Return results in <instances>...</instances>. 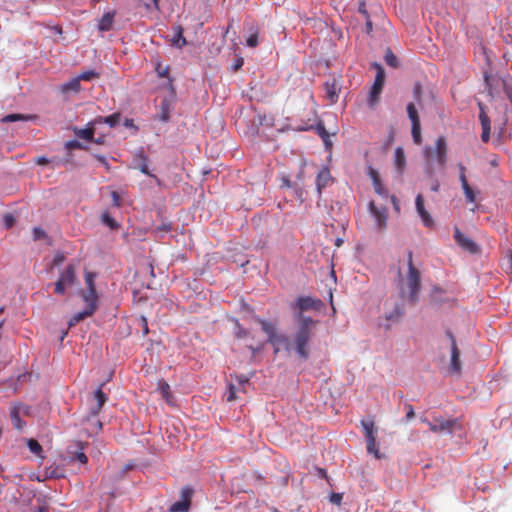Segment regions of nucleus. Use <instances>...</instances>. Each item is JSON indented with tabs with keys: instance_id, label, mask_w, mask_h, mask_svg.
<instances>
[{
	"instance_id": "1",
	"label": "nucleus",
	"mask_w": 512,
	"mask_h": 512,
	"mask_svg": "<svg viewBox=\"0 0 512 512\" xmlns=\"http://www.w3.org/2000/svg\"><path fill=\"white\" fill-rule=\"evenodd\" d=\"M322 306L323 302L320 299H315L310 296H300L296 298L291 305L298 321V328L295 331L297 356L302 360H307L310 357V341L313 336L314 328L318 323V321L305 316L303 313L309 310L319 311Z\"/></svg>"
},
{
	"instance_id": "2",
	"label": "nucleus",
	"mask_w": 512,
	"mask_h": 512,
	"mask_svg": "<svg viewBox=\"0 0 512 512\" xmlns=\"http://www.w3.org/2000/svg\"><path fill=\"white\" fill-rule=\"evenodd\" d=\"M263 332L268 337V342L274 346V353L277 354L280 349H284L287 353L295 352L297 354V346L295 344V333L290 339L285 334H278L276 325L270 321L258 319Z\"/></svg>"
},
{
	"instance_id": "3",
	"label": "nucleus",
	"mask_w": 512,
	"mask_h": 512,
	"mask_svg": "<svg viewBox=\"0 0 512 512\" xmlns=\"http://www.w3.org/2000/svg\"><path fill=\"white\" fill-rule=\"evenodd\" d=\"M421 280L420 271L413 264V253L408 252V273L404 280H402V286L400 287L401 296L408 294V299L412 304L418 301V294L420 292Z\"/></svg>"
},
{
	"instance_id": "4",
	"label": "nucleus",
	"mask_w": 512,
	"mask_h": 512,
	"mask_svg": "<svg viewBox=\"0 0 512 512\" xmlns=\"http://www.w3.org/2000/svg\"><path fill=\"white\" fill-rule=\"evenodd\" d=\"M447 143L444 136H439L435 141V147L426 146L423 149V156L427 161L435 158L437 163L444 167L447 163Z\"/></svg>"
},
{
	"instance_id": "5",
	"label": "nucleus",
	"mask_w": 512,
	"mask_h": 512,
	"mask_svg": "<svg viewBox=\"0 0 512 512\" xmlns=\"http://www.w3.org/2000/svg\"><path fill=\"white\" fill-rule=\"evenodd\" d=\"M361 426L364 431V435L367 442V451L370 454H373L375 458H380L379 448L376 442V433L377 430L375 428V424L373 420H362Z\"/></svg>"
},
{
	"instance_id": "6",
	"label": "nucleus",
	"mask_w": 512,
	"mask_h": 512,
	"mask_svg": "<svg viewBox=\"0 0 512 512\" xmlns=\"http://www.w3.org/2000/svg\"><path fill=\"white\" fill-rule=\"evenodd\" d=\"M373 66L376 68V76L369 94L368 103L370 107H374L378 103L385 83V71L382 66L377 63Z\"/></svg>"
},
{
	"instance_id": "7",
	"label": "nucleus",
	"mask_w": 512,
	"mask_h": 512,
	"mask_svg": "<svg viewBox=\"0 0 512 512\" xmlns=\"http://www.w3.org/2000/svg\"><path fill=\"white\" fill-rule=\"evenodd\" d=\"M447 337L451 342V358L449 365V372L452 374H460L462 370L461 361H460V351L458 349L456 339L451 331L446 332Z\"/></svg>"
},
{
	"instance_id": "8",
	"label": "nucleus",
	"mask_w": 512,
	"mask_h": 512,
	"mask_svg": "<svg viewBox=\"0 0 512 512\" xmlns=\"http://www.w3.org/2000/svg\"><path fill=\"white\" fill-rule=\"evenodd\" d=\"M181 500L173 503L169 512H188L191 506V498L193 495V489L190 487H184L181 490Z\"/></svg>"
},
{
	"instance_id": "9",
	"label": "nucleus",
	"mask_w": 512,
	"mask_h": 512,
	"mask_svg": "<svg viewBox=\"0 0 512 512\" xmlns=\"http://www.w3.org/2000/svg\"><path fill=\"white\" fill-rule=\"evenodd\" d=\"M454 239L458 246L471 254L480 252L479 246L469 237L465 236L458 228H455Z\"/></svg>"
},
{
	"instance_id": "10",
	"label": "nucleus",
	"mask_w": 512,
	"mask_h": 512,
	"mask_svg": "<svg viewBox=\"0 0 512 512\" xmlns=\"http://www.w3.org/2000/svg\"><path fill=\"white\" fill-rule=\"evenodd\" d=\"M457 424L456 419H444L438 417L433 423H428L429 430L433 433H450Z\"/></svg>"
},
{
	"instance_id": "11",
	"label": "nucleus",
	"mask_w": 512,
	"mask_h": 512,
	"mask_svg": "<svg viewBox=\"0 0 512 512\" xmlns=\"http://www.w3.org/2000/svg\"><path fill=\"white\" fill-rule=\"evenodd\" d=\"M369 211L375 219L376 229L382 231L387 226V209H379L375 205L374 201H371L368 205Z\"/></svg>"
},
{
	"instance_id": "12",
	"label": "nucleus",
	"mask_w": 512,
	"mask_h": 512,
	"mask_svg": "<svg viewBox=\"0 0 512 512\" xmlns=\"http://www.w3.org/2000/svg\"><path fill=\"white\" fill-rule=\"evenodd\" d=\"M478 106L480 109L479 121H480L481 127H482L481 140H482V142L487 143L490 139V130H491L490 118L485 111V106L480 102L478 103Z\"/></svg>"
},
{
	"instance_id": "13",
	"label": "nucleus",
	"mask_w": 512,
	"mask_h": 512,
	"mask_svg": "<svg viewBox=\"0 0 512 512\" xmlns=\"http://www.w3.org/2000/svg\"><path fill=\"white\" fill-rule=\"evenodd\" d=\"M107 401V395L103 392L102 387H99L93 395V403L89 409V414L96 417L102 410L103 405Z\"/></svg>"
},
{
	"instance_id": "14",
	"label": "nucleus",
	"mask_w": 512,
	"mask_h": 512,
	"mask_svg": "<svg viewBox=\"0 0 512 512\" xmlns=\"http://www.w3.org/2000/svg\"><path fill=\"white\" fill-rule=\"evenodd\" d=\"M415 204H416L417 212H418L419 216L421 217L423 224L426 227H432L434 224V221H433V218L431 217V215L428 213V211L424 207V199L421 194L417 195Z\"/></svg>"
},
{
	"instance_id": "15",
	"label": "nucleus",
	"mask_w": 512,
	"mask_h": 512,
	"mask_svg": "<svg viewBox=\"0 0 512 512\" xmlns=\"http://www.w3.org/2000/svg\"><path fill=\"white\" fill-rule=\"evenodd\" d=\"M369 176L372 180L375 193H377L380 196L387 197L388 191L382 184L379 173L376 170H374L373 168H369Z\"/></svg>"
},
{
	"instance_id": "16",
	"label": "nucleus",
	"mask_w": 512,
	"mask_h": 512,
	"mask_svg": "<svg viewBox=\"0 0 512 512\" xmlns=\"http://www.w3.org/2000/svg\"><path fill=\"white\" fill-rule=\"evenodd\" d=\"M21 403H15L10 411V418L14 428L21 430L25 426V422L20 418Z\"/></svg>"
},
{
	"instance_id": "17",
	"label": "nucleus",
	"mask_w": 512,
	"mask_h": 512,
	"mask_svg": "<svg viewBox=\"0 0 512 512\" xmlns=\"http://www.w3.org/2000/svg\"><path fill=\"white\" fill-rule=\"evenodd\" d=\"M95 124L94 120L87 124V127L84 129H75V135L78 138L84 139L86 141H93L95 134Z\"/></svg>"
},
{
	"instance_id": "18",
	"label": "nucleus",
	"mask_w": 512,
	"mask_h": 512,
	"mask_svg": "<svg viewBox=\"0 0 512 512\" xmlns=\"http://www.w3.org/2000/svg\"><path fill=\"white\" fill-rule=\"evenodd\" d=\"M324 90H325L327 97L331 100L332 103L337 101L339 85L335 79L331 82L330 81L325 82Z\"/></svg>"
},
{
	"instance_id": "19",
	"label": "nucleus",
	"mask_w": 512,
	"mask_h": 512,
	"mask_svg": "<svg viewBox=\"0 0 512 512\" xmlns=\"http://www.w3.org/2000/svg\"><path fill=\"white\" fill-rule=\"evenodd\" d=\"M83 296V300L85 301L86 303V307L87 309H91L93 307V312L95 313V311L97 310L98 308V294H97V291H86V292H83L82 294Z\"/></svg>"
},
{
	"instance_id": "20",
	"label": "nucleus",
	"mask_w": 512,
	"mask_h": 512,
	"mask_svg": "<svg viewBox=\"0 0 512 512\" xmlns=\"http://www.w3.org/2000/svg\"><path fill=\"white\" fill-rule=\"evenodd\" d=\"M158 390L160 391L163 399L166 401L167 404H169V405L174 404L173 394L171 392L169 384L166 381L160 380L158 382Z\"/></svg>"
},
{
	"instance_id": "21",
	"label": "nucleus",
	"mask_w": 512,
	"mask_h": 512,
	"mask_svg": "<svg viewBox=\"0 0 512 512\" xmlns=\"http://www.w3.org/2000/svg\"><path fill=\"white\" fill-rule=\"evenodd\" d=\"M114 12L105 13L99 21L98 29L101 32H106L112 29L113 21H114Z\"/></svg>"
},
{
	"instance_id": "22",
	"label": "nucleus",
	"mask_w": 512,
	"mask_h": 512,
	"mask_svg": "<svg viewBox=\"0 0 512 512\" xmlns=\"http://www.w3.org/2000/svg\"><path fill=\"white\" fill-rule=\"evenodd\" d=\"M330 180L331 175L328 169L324 168L321 171H319L316 178V186L319 193H321V190L328 185Z\"/></svg>"
},
{
	"instance_id": "23",
	"label": "nucleus",
	"mask_w": 512,
	"mask_h": 512,
	"mask_svg": "<svg viewBox=\"0 0 512 512\" xmlns=\"http://www.w3.org/2000/svg\"><path fill=\"white\" fill-rule=\"evenodd\" d=\"M135 167L137 169H139L143 174H146L148 176H152V177H155L154 175H152L149 171V168H148V159L147 157L145 156L144 152L143 151H140L139 153H137L136 155V165Z\"/></svg>"
},
{
	"instance_id": "24",
	"label": "nucleus",
	"mask_w": 512,
	"mask_h": 512,
	"mask_svg": "<svg viewBox=\"0 0 512 512\" xmlns=\"http://www.w3.org/2000/svg\"><path fill=\"white\" fill-rule=\"evenodd\" d=\"M81 90L80 81L77 77L71 79L70 81L64 83L60 87V91L63 94H67L69 92H79Z\"/></svg>"
},
{
	"instance_id": "25",
	"label": "nucleus",
	"mask_w": 512,
	"mask_h": 512,
	"mask_svg": "<svg viewBox=\"0 0 512 512\" xmlns=\"http://www.w3.org/2000/svg\"><path fill=\"white\" fill-rule=\"evenodd\" d=\"M94 314L93 307L91 309L85 308L83 311L75 313L69 320V327L75 326L80 321L92 316Z\"/></svg>"
},
{
	"instance_id": "26",
	"label": "nucleus",
	"mask_w": 512,
	"mask_h": 512,
	"mask_svg": "<svg viewBox=\"0 0 512 512\" xmlns=\"http://www.w3.org/2000/svg\"><path fill=\"white\" fill-rule=\"evenodd\" d=\"M76 278L75 269L72 265H69L61 274L59 279L65 283L67 286H70L74 283Z\"/></svg>"
},
{
	"instance_id": "27",
	"label": "nucleus",
	"mask_w": 512,
	"mask_h": 512,
	"mask_svg": "<svg viewBox=\"0 0 512 512\" xmlns=\"http://www.w3.org/2000/svg\"><path fill=\"white\" fill-rule=\"evenodd\" d=\"M119 122H120V114H118V113H114V114H111L106 117H98V118L94 119V123H96V124L105 123V124H108L110 127L117 126L119 124Z\"/></svg>"
},
{
	"instance_id": "28",
	"label": "nucleus",
	"mask_w": 512,
	"mask_h": 512,
	"mask_svg": "<svg viewBox=\"0 0 512 512\" xmlns=\"http://www.w3.org/2000/svg\"><path fill=\"white\" fill-rule=\"evenodd\" d=\"M461 186H462L466 200L470 203H474L476 200V196H475L473 189L468 184L466 176L461 177Z\"/></svg>"
},
{
	"instance_id": "29",
	"label": "nucleus",
	"mask_w": 512,
	"mask_h": 512,
	"mask_svg": "<svg viewBox=\"0 0 512 512\" xmlns=\"http://www.w3.org/2000/svg\"><path fill=\"white\" fill-rule=\"evenodd\" d=\"M394 164L398 170H403L406 164V158L404 150L401 147H397L394 152Z\"/></svg>"
},
{
	"instance_id": "30",
	"label": "nucleus",
	"mask_w": 512,
	"mask_h": 512,
	"mask_svg": "<svg viewBox=\"0 0 512 512\" xmlns=\"http://www.w3.org/2000/svg\"><path fill=\"white\" fill-rule=\"evenodd\" d=\"M100 219L101 222L108 226L111 230H117L120 228V224L107 211L101 214Z\"/></svg>"
},
{
	"instance_id": "31",
	"label": "nucleus",
	"mask_w": 512,
	"mask_h": 512,
	"mask_svg": "<svg viewBox=\"0 0 512 512\" xmlns=\"http://www.w3.org/2000/svg\"><path fill=\"white\" fill-rule=\"evenodd\" d=\"M403 314V307L400 304H395L393 310L386 314L385 318L388 321H398Z\"/></svg>"
},
{
	"instance_id": "32",
	"label": "nucleus",
	"mask_w": 512,
	"mask_h": 512,
	"mask_svg": "<svg viewBox=\"0 0 512 512\" xmlns=\"http://www.w3.org/2000/svg\"><path fill=\"white\" fill-rule=\"evenodd\" d=\"M234 335L237 339H243L250 335L249 331L244 328L237 320L235 321Z\"/></svg>"
},
{
	"instance_id": "33",
	"label": "nucleus",
	"mask_w": 512,
	"mask_h": 512,
	"mask_svg": "<svg viewBox=\"0 0 512 512\" xmlns=\"http://www.w3.org/2000/svg\"><path fill=\"white\" fill-rule=\"evenodd\" d=\"M411 133H412L413 141L416 144H418V145L421 144L422 136H421V124H420V122L419 123L416 122V123L412 124Z\"/></svg>"
},
{
	"instance_id": "34",
	"label": "nucleus",
	"mask_w": 512,
	"mask_h": 512,
	"mask_svg": "<svg viewBox=\"0 0 512 512\" xmlns=\"http://www.w3.org/2000/svg\"><path fill=\"white\" fill-rule=\"evenodd\" d=\"M99 73L94 70H87L80 73L77 78L79 81H91L93 79L99 78Z\"/></svg>"
},
{
	"instance_id": "35",
	"label": "nucleus",
	"mask_w": 512,
	"mask_h": 512,
	"mask_svg": "<svg viewBox=\"0 0 512 512\" xmlns=\"http://www.w3.org/2000/svg\"><path fill=\"white\" fill-rule=\"evenodd\" d=\"M407 113H408V116H409L412 124L416 123V122L417 123L420 122L417 109L413 103H409L407 105Z\"/></svg>"
},
{
	"instance_id": "36",
	"label": "nucleus",
	"mask_w": 512,
	"mask_h": 512,
	"mask_svg": "<svg viewBox=\"0 0 512 512\" xmlns=\"http://www.w3.org/2000/svg\"><path fill=\"white\" fill-rule=\"evenodd\" d=\"M385 61H386L387 65H389L391 67L395 68L398 66V59H397L396 55L390 49H387V51H386Z\"/></svg>"
},
{
	"instance_id": "37",
	"label": "nucleus",
	"mask_w": 512,
	"mask_h": 512,
	"mask_svg": "<svg viewBox=\"0 0 512 512\" xmlns=\"http://www.w3.org/2000/svg\"><path fill=\"white\" fill-rule=\"evenodd\" d=\"M95 274L92 272H87L85 274V283L87 286V290L89 291H96V287L94 284Z\"/></svg>"
},
{
	"instance_id": "38",
	"label": "nucleus",
	"mask_w": 512,
	"mask_h": 512,
	"mask_svg": "<svg viewBox=\"0 0 512 512\" xmlns=\"http://www.w3.org/2000/svg\"><path fill=\"white\" fill-rule=\"evenodd\" d=\"M169 71H170L169 66L162 67V65L160 63H158L156 66V72H157L158 76L161 78H168L169 83L171 84L172 80L169 78Z\"/></svg>"
},
{
	"instance_id": "39",
	"label": "nucleus",
	"mask_w": 512,
	"mask_h": 512,
	"mask_svg": "<svg viewBox=\"0 0 512 512\" xmlns=\"http://www.w3.org/2000/svg\"><path fill=\"white\" fill-rule=\"evenodd\" d=\"M173 42H174V44H176L179 47L186 45V39L182 35L181 27L177 28L176 34L174 35Z\"/></svg>"
},
{
	"instance_id": "40",
	"label": "nucleus",
	"mask_w": 512,
	"mask_h": 512,
	"mask_svg": "<svg viewBox=\"0 0 512 512\" xmlns=\"http://www.w3.org/2000/svg\"><path fill=\"white\" fill-rule=\"evenodd\" d=\"M247 46L251 48H255L258 45V30L255 31L247 38L246 40Z\"/></svg>"
},
{
	"instance_id": "41",
	"label": "nucleus",
	"mask_w": 512,
	"mask_h": 512,
	"mask_svg": "<svg viewBox=\"0 0 512 512\" xmlns=\"http://www.w3.org/2000/svg\"><path fill=\"white\" fill-rule=\"evenodd\" d=\"M28 117L23 114H9L6 115L2 121L3 122H15L19 120H26Z\"/></svg>"
},
{
	"instance_id": "42",
	"label": "nucleus",
	"mask_w": 512,
	"mask_h": 512,
	"mask_svg": "<svg viewBox=\"0 0 512 512\" xmlns=\"http://www.w3.org/2000/svg\"><path fill=\"white\" fill-rule=\"evenodd\" d=\"M28 447H29L30 451L35 454H38L39 452L42 451L41 445L35 439H30L28 441Z\"/></svg>"
},
{
	"instance_id": "43",
	"label": "nucleus",
	"mask_w": 512,
	"mask_h": 512,
	"mask_svg": "<svg viewBox=\"0 0 512 512\" xmlns=\"http://www.w3.org/2000/svg\"><path fill=\"white\" fill-rule=\"evenodd\" d=\"M67 149H86V147L76 140H71L66 143Z\"/></svg>"
},
{
	"instance_id": "44",
	"label": "nucleus",
	"mask_w": 512,
	"mask_h": 512,
	"mask_svg": "<svg viewBox=\"0 0 512 512\" xmlns=\"http://www.w3.org/2000/svg\"><path fill=\"white\" fill-rule=\"evenodd\" d=\"M45 237H46V233L44 232V230H42L39 227H35L33 229V239L34 240H40V239H43Z\"/></svg>"
},
{
	"instance_id": "45",
	"label": "nucleus",
	"mask_w": 512,
	"mask_h": 512,
	"mask_svg": "<svg viewBox=\"0 0 512 512\" xmlns=\"http://www.w3.org/2000/svg\"><path fill=\"white\" fill-rule=\"evenodd\" d=\"M405 408L407 410V413H406V416H405V420L408 422L412 418H414L415 412H414V408H413V406L411 404H406Z\"/></svg>"
},
{
	"instance_id": "46",
	"label": "nucleus",
	"mask_w": 512,
	"mask_h": 512,
	"mask_svg": "<svg viewBox=\"0 0 512 512\" xmlns=\"http://www.w3.org/2000/svg\"><path fill=\"white\" fill-rule=\"evenodd\" d=\"M67 285L65 283H63L60 279H58V281L55 283V292L57 294H64L65 293V287Z\"/></svg>"
},
{
	"instance_id": "47",
	"label": "nucleus",
	"mask_w": 512,
	"mask_h": 512,
	"mask_svg": "<svg viewBox=\"0 0 512 512\" xmlns=\"http://www.w3.org/2000/svg\"><path fill=\"white\" fill-rule=\"evenodd\" d=\"M342 494L340 493H332L330 495V502L335 504V505H340L341 504V501H342Z\"/></svg>"
},
{
	"instance_id": "48",
	"label": "nucleus",
	"mask_w": 512,
	"mask_h": 512,
	"mask_svg": "<svg viewBox=\"0 0 512 512\" xmlns=\"http://www.w3.org/2000/svg\"><path fill=\"white\" fill-rule=\"evenodd\" d=\"M170 231H171V224H168V223H164L155 228V232H158V233H167Z\"/></svg>"
},
{
	"instance_id": "49",
	"label": "nucleus",
	"mask_w": 512,
	"mask_h": 512,
	"mask_svg": "<svg viewBox=\"0 0 512 512\" xmlns=\"http://www.w3.org/2000/svg\"><path fill=\"white\" fill-rule=\"evenodd\" d=\"M111 198H112V203L114 206H116V207L121 206V197L116 191H113L111 193Z\"/></svg>"
},
{
	"instance_id": "50",
	"label": "nucleus",
	"mask_w": 512,
	"mask_h": 512,
	"mask_svg": "<svg viewBox=\"0 0 512 512\" xmlns=\"http://www.w3.org/2000/svg\"><path fill=\"white\" fill-rule=\"evenodd\" d=\"M236 399V392H235V387L234 385H230L229 386V392H228V395H227V401H234Z\"/></svg>"
},
{
	"instance_id": "51",
	"label": "nucleus",
	"mask_w": 512,
	"mask_h": 512,
	"mask_svg": "<svg viewBox=\"0 0 512 512\" xmlns=\"http://www.w3.org/2000/svg\"><path fill=\"white\" fill-rule=\"evenodd\" d=\"M75 458L81 463V464H86L87 461H88V457L86 456V454L84 452H78L76 455H75Z\"/></svg>"
},
{
	"instance_id": "52",
	"label": "nucleus",
	"mask_w": 512,
	"mask_h": 512,
	"mask_svg": "<svg viewBox=\"0 0 512 512\" xmlns=\"http://www.w3.org/2000/svg\"><path fill=\"white\" fill-rule=\"evenodd\" d=\"M246 347L252 352V355L255 356L259 351L262 350L263 345H260L258 347H255L252 344H247Z\"/></svg>"
},
{
	"instance_id": "53",
	"label": "nucleus",
	"mask_w": 512,
	"mask_h": 512,
	"mask_svg": "<svg viewBox=\"0 0 512 512\" xmlns=\"http://www.w3.org/2000/svg\"><path fill=\"white\" fill-rule=\"evenodd\" d=\"M5 225L7 228H10L14 223V218L11 215H6L4 218Z\"/></svg>"
},
{
	"instance_id": "54",
	"label": "nucleus",
	"mask_w": 512,
	"mask_h": 512,
	"mask_svg": "<svg viewBox=\"0 0 512 512\" xmlns=\"http://www.w3.org/2000/svg\"><path fill=\"white\" fill-rule=\"evenodd\" d=\"M64 256L62 254H57L54 259H53V264L54 265H59L61 264L63 261H64Z\"/></svg>"
},
{
	"instance_id": "55",
	"label": "nucleus",
	"mask_w": 512,
	"mask_h": 512,
	"mask_svg": "<svg viewBox=\"0 0 512 512\" xmlns=\"http://www.w3.org/2000/svg\"><path fill=\"white\" fill-rule=\"evenodd\" d=\"M141 322H142L143 334L146 335L149 332L146 318L142 317Z\"/></svg>"
},
{
	"instance_id": "56",
	"label": "nucleus",
	"mask_w": 512,
	"mask_h": 512,
	"mask_svg": "<svg viewBox=\"0 0 512 512\" xmlns=\"http://www.w3.org/2000/svg\"><path fill=\"white\" fill-rule=\"evenodd\" d=\"M395 137V131L393 129L390 130L388 138H387V145H391L394 141Z\"/></svg>"
},
{
	"instance_id": "57",
	"label": "nucleus",
	"mask_w": 512,
	"mask_h": 512,
	"mask_svg": "<svg viewBox=\"0 0 512 512\" xmlns=\"http://www.w3.org/2000/svg\"><path fill=\"white\" fill-rule=\"evenodd\" d=\"M458 168H459V180L461 181V177L462 176H466V168L463 164H458Z\"/></svg>"
},
{
	"instance_id": "58",
	"label": "nucleus",
	"mask_w": 512,
	"mask_h": 512,
	"mask_svg": "<svg viewBox=\"0 0 512 512\" xmlns=\"http://www.w3.org/2000/svg\"><path fill=\"white\" fill-rule=\"evenodd\" d=\"M359 12H360V13H362V14L365 16V18H368V17H369V16H368V13H367V11H366L365 3H361V4L359 5Z\"/></svg>"
},
{
	"instance_id": "59",
	"label": "nucleus",
	"mask_w": 512,
	"mask_h": 512,
	"mask_svg": "<svg viewBox=\"0 0 512 512\" xmlns=\"http://www.w3.org/2000/svg\"><path fill=\"white\" fill-rule=\"evenodd\" d=\"M95 158L103 165L108 166L106 158L102 155H95Z\"/></svg>"
},
{
	"instance_id": "60",
	"label": "nucleus",
	"mask_w": 512,
	"mask_h": 512,
	"mask_svg": "<svg viewBox=\"0 0 512 512\" xmlns=\"http://www.w3.org/2000/svg\"><path fill=\"white\" fill-rule=\"evenodd\" d=\"M49 160L46 157H39L36 160V163L39 165H46L48 164Z\"/></svg>"
},
{
	"instance_id": "61",
	"label": "nucleus",
	"mask_w": 512,
	"mask_h": 512,
	"mask_svg": "<svg viewBox=\"0 0 512 512\" xmlns=\"http://www.w3.org/2000/svg\"><path fill=\"white\" fill-rule=\"evenodd\" d=\"M439 187H440V184H439L438 180H433L432 185H431V190L433 192H437L439 190Z\"/></svg>"
},
{
	"instance_id": "62",
	"label": "nucleus",
	"mask_w": 512,
	"mask_h": 512,
	"mask_svg": "<svg viewBox=\"0 0 512 512\" xmlns=\"http://www.w3.org/2000/svg\"><path fill=\"white\" fill-rule=\"evenodd\" d=\"M281 187H291V182L287 177L282 178Z\"/></svg>"
},
{
	"instance_id": "63",
	"label": "nucleus",
	"mask_w": 512,
	"mask_h": 512,
	"mask_svg": "<svg viewBox=\"0 0 512 512\" xmlns=\"http://www.w3.org/2000/svg\"><path fill=\"white\" fill-rule=\"evenodd\" d=\"M366 32L367 33H370L372 31V22L371 20L368 18H366Z\"/></svg>"
},
{
	"instance_id": "64",
	"label": "nucleus",
	"mask_w": 512,
	"mask_h": 512,
	"mask_svg": "<svg viewBox=\"0 0 512 512\" xmlns=\"http://www.w3.org/2000/svg\"><path fill=\"white\" fill-rule=\"evenodd\" d=\"M244 60L242 58L238 59L236 64L234 65V70H238L243 66Z\"/></svg>"
}]
</instances>
